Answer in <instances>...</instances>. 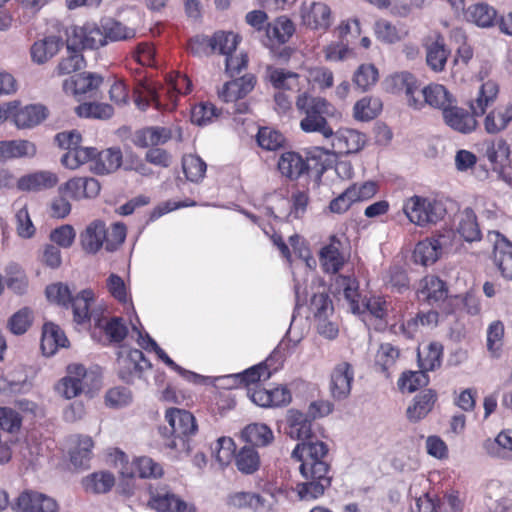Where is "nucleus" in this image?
Wrapping results in <instances>:
<instances>
[{
    "label": "nucleus",
    "instance_id": "nucleus-36",
    "mask_svg": "<svg viewBox=\"0 0 512 512\" xmlns=\"http://www.w3.org/2000/svg\"><path fill=\"white\" fill-rule=\"evenodd\" d=\"M436 395L432 390H424L414 398V402L407 408L406 414L410 421L418 422L432 409Z\"/></svg>",
    "mask_w": 512,
    "mask_h": 512
},
{
    "label": "nucleus",
    "instance_id": "nucleus-55",
    "mask_svg": "<svg viewBox=\"0 0 512 512\" xmlns=\"http://www.w3.org/2000/svg\"><path fill=\"white\" fill-rule=\"evenodd\" d=\"M374 31L376 37L387 44H393L401 40V35L391 22L379 19L375 22Z\"/></svg>",
    "mask_w": 512,
    "mask_h": 512
},
{
    "label": "nucleus",
    "instance_id": "nucleus-52",
    "mask_svg": "<svg viewBox=\"0 0 512 512\" xmlns=\"http://www.w3.org/2000/svg\"><path fill=\"white\" fill-rule=\"evenodd\" d=\"M103 34L106 37V42L120 41L132 38L134 31L125 27L122 23L108 19L102 24Z\"/></svg>",
    "mask_w": 512,
    "mask_h": 512
},
{
    "label": "nucleus",
    "instance_id": "nucleus-39",
    "mask_svg": "<svg viewBox=\"0 0 512 512\" xmlns=\"http://www.w3.org/2000/svg\"><path fill=\"white\" fill-rule=\"evenodd\" d=\"M295 32L294 23L286 16L278 17L273 23L267 24L266 35L275 39L278 43L284 44L289 41Z\"/></svg>",
    "mask_w": 512,
    "mask_h": 512
},
{
    "label": "nucleus",
    "instance_id": "nucleus-57",
    "mask_svg": "<svg viewBox=\"0 0 512 512\" xmlns=\"http://www.w3.org/2000/svg\"><path fill=\"white\" fill-rule=\"evenodd\" d=\"M46 296L49 301L68 308L73 299L69 287L63 283H56L47 286Z\"/></svg>",
    "mask_w": 512,
    "mask_h": 512
},
{
    "label": "nucleus",
    "instance_id": "nucleus-1",
    "mask_svg": "<svg viewBox=\"0 0 512 512\" xmlns=\"http://www.w3.org/2000/svg\"><path fill=\"white\" fill-rule=\"evenodd\" d=\"M328 451V445L313 436L301 441L293 449L291 457L301 462L299 471L305 479L296 486L301 500L316 499L331 485L332 477L328 475L330 465L324 460Z\"/></svg>",
    "mask_w": 512,
    "mask_h": 512
},
{
    "label": "nucleus",
    "instance_id": "nucleus-44",
    "mask_svg": "<svg viewBox=\"0 0 512 512\" xmlns=\"http://www.w3.org/2000/svg\"><path fill=\"white\" fill-rule=\"evenodd\" d=\"M75 112L82 118L106 120L112 117L114 109L107 103L84 102L75 108Z\"/></svg>",
    "mask_w": 512,
    "mask_h": 512
},
{
    "label": "nucleus",
    "instance_id": "nucleus-29",
    "mask_svg": "<svg viewBox=\"0 0 512 512\" xmlns=\"http://www.w3.org/2000/svg\"><path fill=\"white\" fill-rule=\"evenodd\" d=\"M465 19L477 25L478 27H491L497 17V12L494 7L490 6L487 3L479 2L476 4L470 5L464 11Z\"/></svg>",
    "mask_w": 512,
    "mask_h": 512
},
{
    "label": "nucleus",
    "instance_id": "nucleus-46",
    "mask_svg": "<svg viewBox=\"0 0 512 512\" xmlns=\"http://www.w3.org/2000/svg\"><path fill=\"white\" fill-rule=\"evenodd\" d=\"M182 168L189 181L198 182L204 177L207 165L199 156L187 155L183 157Z\"/></svg>",
    "mask_w": 512,
    "mask_h": 512
},
{
    "label": "nucleus",
    "instance_id": "nucleus-30",
    "mask_svg": "<svg viewBox=\"0 0 512 512\" xmlns=\"http://www.w3.org/2000/svg\"><path fill=\"white\" fill-rule=\"evenodd\" d=\"M457 231L466 242L481 240L482 233L472 208L467 207L460 213Z\"/></svg>",
    "mask_w": 512,
    "mask_h": 512
},
{
    "label": "nucleus",
    "instance_id": "nucleus-34",
    "mask_svg": "<svg viewBox=\"0 0 512 512\" xmlns=\"http://www.w3.org/2000/svg\"><path fill=\"white\" fill-rule=\"evenodd\" d=\"M340 245V240L332 236L330 244L320 250V260L326 272L337 273L344 265V256L339 251Z\"/></svg>",
    "mask_w": 512,
    "mask_h": 512
},
{
    "label": "nucleus",
    "instance_id": "nucleus-19",
    "mask_svg": "<svg viewBox=\"0 0 512 512\" xmlns=\"http://www.w3.org/2000/svg\"><path fill=\"white\" fill-rule=\"evenodd\" d=\"M83 250L95 254L106 245V225L101 220L91 222L80 235Z\"/></svg>",
    "mask_w": 512,
    "mask_h": 512
},
{
    "label": "nucleus",
    "instance_id": "nucleus-12",
    "mask_svg": "<svg viewBox=\"0 0 512 512\" xmlns=\"http://www.w3.org/2000/svg\"><path fill=\"white\" fill-rule=\"evenodd\" d=\"M331 145L335 153L352 154L361 151L367 142L365 134L349 128H341L330 137Z\"/></svg>",
    "mask_w": 512,
    "mask_h": 512
},
{
    "label": "nucleus",
    "instance_id": "nucleus-32",
    "mask_svg": "<svg viewBox=\"0 0 512 512\" xmlns=\"http://www.w3.org/2000/svg\"><path fill=\"white\" fill-rule=\"evenodd\" d=\"M419 93L423 96L424 103L442 110V113L444 108H448L455 102L448 90L440 84H430L419 90Z\"/></svg>",
    "mask_w": 512,
    "mask_h": 512
},
{
    "label": "nucleus",
    "instance_id": "nucleus-59",
    "mask_svg": "<svg viewBox=\"0 0 512 512\" xmlns=\"http://www.w3.org/2000/svg\"><path fill=\"white\" fill-rule=\"evenodd\" d=\"M310 306L314 316L319 320L326 319L333 311L332 301L326 293L314 294Z\"/></svg>",
    "mask_w": 512,
    "mask_h": 512
},
{
    "label": "nucleus",
    "instance_id": "nucleus-63",
    "mask_svg": "<svg viewBox=\"0 0 512 512\" xmlns=\"http://www.w3.org/2000/svg\"><path fill=\"white\" fill-rule=\"evenodd\" d=\"M216 116V107L212 103H201L193 108L191 120L194 124L203 126L211 122Z\"/></svg>",
    "mask_w": 512,
    "mask_h": 512
},
{
    "label": "nucleus",
    "instance_id": "nucleus-28",
    "mask_svg": "<svg viewBox=\"0 0 512 512\" xmlns=\"http://www.w3.org/2000/svg\"><path fill=\"white\" fill-rule=\"evenodd\" d=\"M243 440L251 447H266L274 440L273 431L264 423H251L241 432Z\"/></svg>",
    "mask_w": 512,
    "mask_h": 512
},
{
    "label": "nucleus",
    "instance_id": "nucleus-14",
    "mask_svg": "<svg viewBox=\"0 0 512 512\" xmlns=\"http://www.w3.org/2000/svg\"><path fill=\"white\" fill-rule=\"evenodd\" d=\"M354 379V371L350 363L337 364L331 374L330 391L335 400L346 399L351 392V384Z\"/></svg>",
    "mask_w": 512,
    "mask_h": 512
},
{
    "label": "nucleus",
    "instance_id": "nucleus-56",
    "mask_svg": "<svg viewBox=\"0 0 512 512\" xmlns=\"http://www.w3.org/2000/svg\"><path fill=\"white\" fill-rule=\"evenodd\" d=\"M69 56L62 59L56 67V74L63 76L80 70L84 65V58L79 50H67Z\"/></svg>",
    "mask_w": 512,
    "mask_h": 512
},
{
    "label": "nucleus",
    "instance_id": "nucleus-42",
    "mask_svg": "<svg viewBox=\"0 0 512 512\" xmlns=\"http://www.w3.org/2000/svg\"><path fill=\"white\" fill-rule=\"evenodd\" d=\"M93 440L89 436H78L77 445L70 451V460L75 467L87 468L92 456Z\"/></svg>",
    "mask_w": 512,
    "mask_h": 512
},
{
    "label": "nucleus",
    "instance_id": "nucleus-31",
    "mask_svg": "<svg viewBox=\"0 0 512 512\" xmlns=\"http://www.w3.org/2000/svg\"><path fill=\"white\" fill-rule=\"evenodd\" d=\"M120 377L129 382L133 372L141 373L145 369L151 368L150 362L146 359L144 353L139 349L130 350L127 357L120 361Z\"/></svg>",
    "mask_w": 512,
    "mask_h": 512
},
{
    "label": "nucleus",
    "instance_id": "nucleus-8",
    "mask_svg": "<svg viewBox=\"0 0 512 512\" xmlns=\"http://www.w3.org/2000/svg\"><path fill=\"white\" fill-rule=\"evenodd\" d=\"M67 35V50L97 49L106 45L103 30L97 26L74 27Z\"/></svg>",
    "mask_w": 512,
    "mask_h": 512
},
{
    "label": "nucleus",
    "instance_id": "nucleus-40",
    "mask_svg": "<svg viewBox=\"0 0 512 512\" xmlns=\"http://www.w3.org/2000/svg\"><path fill=\"white\" fill-rule=\"evenodd\" d=\"M267 78L275 89L292 90L298 85L299 75L282 68H267Z\"/></svg>",
    "mask_w": 512,
    "mask_h": 512
},
{
    "label": "nucleus",
    "instance_id": "nucleus-22",
    "mask_svg": "<svg viewBox=\"0 0 512 512\" xmlns=\"http://www.w3.org/2000/svg\"><path fill=\"white\" fill-rule=\"evenodd\" d=\"M426 47V63L435 72L444 70L450 51L447 49L444 37L440 34L435 39L427 43Z\"/></svg>",
    "mask_w": 512,
    "mask_h": 512
},
{
    "label": "nucleus",
    "instance_id": "nucleus-17",
    "mask_svg": "<svg viewBox=\"0 0 512 512\" xmlns=\"http://www.w3.org/2000/svg\"><path fill=\"white\" fill-rule=\"evenodd\" d=\"M126 455L119 453V460L123 467L120 470L122 476L133 478L136 475L140 478L159 477L162 475V467L149 457H140L135 462V469L127 467Z\"/></svg>",
    "mask_w": 512,
    "mask_h": 512
},
{
    "label": "nucleus",
    "instance_id": "nucleus-54",
    "mask_svg": "<svg viewBox=\"0 0 512 512\" xmlns=\"http://www.w3.org/2000/svg\"><path fill=\"white\" fill-rule=\"evenodd\" d=\"M399 357V350L392 346L390 343L381 344L376 356L375 365L380 368L382 372H386Z\"/></svg>",
    "mask_w": 512,
    "mask_h": 512
},
{
    "label": "nucleus",
    "instance_id": "nucleus-26",
    "mask_svg": "<svg viewBox=\"0 0 512 512\" xmlns=\"http://www.w3.org/2000/svg\"><path fill=\"white\" fill-rule=\"evenodd\" d=\"M122 160L123 154L120 148L111 147L100 152L97 150L93 170L100 175L113 173L121 167Z\"/></svg>",
    "mask_w": 512,
    "mask_h": 512
},
{
    "label": "nucleus",
    "instance_id": "nucleus-15",
    "mask_svg": "<svg viewBox=\"0 0 512 512\" xmlns=\"http://www.w3.org/2000/svg\"><path fill=\"white\" fill-rule=\"evenodd\" d=\"M302 23L314 30H327L331 24V10L325 3L312 2L301 8Z\"/></svg>",
    "mask_w": 512,
    "mask_h": 512
},
{
    "label": "nucleus",
    "instance_id": "nucleus-2",
    "mask_svg": "<svg viewBox=\"0 0 512 512\" xmlns=\"http://www.w3.org/2000/svg\"><path fill=\"white\" fill-rule=\"evenodd\" d=\"M497 92V86L493 82L482 84L476 100L470 105L471 113L452 103L448 108H444L442 113L445 124L461 134L475 131L478 125L476 117L485 113L487 106L496 98Z\"/></svg>",
    "mask_w": 512,
    "mask_h": 512
},
{
    "label": "nucleus",
    "instance_id": "nucleus-64",
    "mask_svg": "<svg viewBox=\"0 0 512 512\" xmlns=\"http://www.w3.org/2000/svg\"><path fill=\"white\" fill-rule=\"evenodd\" d=\"M377 103V100L372 101L368 98H362L361 100L357 101L353 109L355 119L360 121H368L376 117Z\"/></svg>",
    "mask_w": 512,
    "mask_h": 512
},
{
    "label": "nucleus",
    "instance_id": "nucleus-38",
    "mask_svg": "<svg viewBox=\"0 0 512 512\" xmlns=\"http://www.w3.org/2000/svg\"><path fill=\"white\" fill-rule=\"evenodd\" d=\"M512 120V106L508 105L502 108L492 110L487 114L484 120V126L487 133L496 134L504 130Z\"/></svg>",
    "mask_w": 512,
    "mask_h": 512
},
{
    "label": "nucleus",
    "instance_id": "nucleus-48",
    "mask_svg": "<svg viewBox=\"0 0 512 512\" xmlns=\"http://www.w3.org/2000/svg\"><path fill=\"white\" fill-rule=\"evenodd\" d=\"M485 156L491 163L503 166L509 161L510 147L506 140L496 139L487 145Z\"/></svg>",
    "mask_w": 512,
    "mask_h": 512
},
{
    "label": "nucleus",
    "instance_id": "nucleus-35",
    "mask_svg": "<svg viewBox=\"0 0 512 512\" xmlns=\"http://www.w3.org/2000/svg\"><path fill=\"white\" fill-rule=\"evenodd\" d=\"M486 452L495 458L508 459L512 452V430L500 432L495 439L484 442Z\"/></svg>",
    "mask_w": 512,
    "mask_h": 512
},
{
    "label": "nucleus",
    "instance_id": "nucleus-9",
    "mask_svg": "<svg viewBox=\"0 0 512 512\" xmlns=\"http://www.w3.org/2000/svg\"><path fill=\"white\" fill-rule=\"evenodd\" d=\"M450 245L449 234H438L431 238H426L415 246L413 251V259L415 263H419L424 266L435 263L444 248Z\"/></svg>",
    "mask_w": 512,
    "mask_h": 512
},
{
    "label": "nucleus",
    "instance_id": "nucleus-47",
    "mask_svg": "<svg viewBox=\"0 0 512 512\" xmlns=\"http://www.w3.org/2000/svg\"><path fill=\"white\" fill-rule=\"evenodd\" d=\"M212 52L218 51L220 54L228 56L232 54L238 45V36L232 32H216L212 36Z\"/></svg>",
    "mask_w": 512,
    "mask_h": 512
},
{
    "label": "nucleus",
    "instance_id": "nucleus-3",
    "mask_svg": "<svg viewBox=\"0 0 512 512\" xmlns=\"http://www.w3.org/2000/svg\"><path fill=\"white\" fill-rule=\"evenodd\" d=\"M165 418L169 427L160 429L167 437L164 446L177 452L189 453L192 450L189 437L197 432L198 426L192 413L178 408L166 411Z\"/></svg>",
    "mask_w": 512,
    "mask_h": 512
},
{
    "label": "nucleus",
    "instance_id": "nucleus-53",
    "mask_svg": "<svg viewBox=\"0 0 512 512\" xmlns=\"http://www.w3.org/2000/svg\"><path fill=\"white\" fill-rule=\"evenodd\" d=\"M285 141L284 136L269 127H262L257 134V142L260 147L266 150H276L280 148Z\"/></svg>",
    "mask_w": 512,
    "mask_h": 512
},
{
    "label": "nucleus",
    "instance_id": "nucleus-27",
    "mask_svg": "<svg viewBox=\"0 0 512 512\" xmlns=\"http://www.w3.org/2000/svg\"><path fill=\"white\" fill-rule=\"evenodd\" d=\"M58 182L56 174L49 171H39L21 177L18 188L23 191H41L54 187Z\"/></svg>",
    "mask_w": 512,
    "mask_h": 512
},
{
    "label": "nucleus",
    "instance_id": "nucleus-4",
    "mask_svg": "<svg viewBox=\"0 0 512 512\" xmlns=\"http://www.w3.org/2000/svg\"><path fill=\"white\" fill-rule=\"evenodd\" d=\"M296 107L305 114L300 121L304 132L320 133L325 139L333 136V128L326 120V116L332 115L333 107L326 99L303 93L297 97Z\"/></svg>",
    "mask_w": 512,
    "mask_h": 512
},
{
    "label": "nucleus",
    "instance_id": "nucleus-23",
    "mask_svg": "<svg viewBox=\"0 0 512 512\" xmlns=\"http://www.w3.org/2000/svg\"><path fill=\"white\" fill-rule=\"evenodd\" d=\"M172 137L166 127L152 126L136 131L133 143L141 148L153 147L166 143Z\"/></svg>",
    "mask_w": 512,
    "mask_h": 512
},
{
    "label": "nucleus",
    "instance_id": "nucleus-62",
    "mask_svg": "<svg viewBox=\"0 0 512 512\" xmlns=\"http://www.w3.org/2000/svg\"><path fill=\"white\" fill-rule=\"evenodd\" d=\"M15 219L17 234L21 238L28 239L35 234V227L26 207H22L16 212Z\"/></svg>",
    "mask_w": 512,
    "mask_h": 512
},
{
    "label": "nucleus",
    "instance_id": "nucleus-51",
    "mask_svg": "<svg viewBox=\"0 0 512 512\" xmlns=\"http://www.w3.org/2000/svg\"><path fill=\"white\" fill-rule=\"evenodd\" d=\"M426 372L427 371L421 369V371H409L407 373H403L402 377L398 381L400 389L407 390L409 393H412L417 389L426 386L429 382Z\"/></svg>",
    "mask_w": 512,
    "mask_h": 512
},
{
    "label": "nucleus",
    "instance_id": "nucleus-45",
    "mask_svg": "<svg viewBox=\"0 0 512 512\" xmlns=\"http://www.w3.org/2000/svg\"><path fill=\"white\" fill-rule=\"evenodd\" d=\"M378 80V70L372 64L360 65L353 75V84L361 92L369 90Z\"/></svg>",
    "mask_w": 512,
    "mask_h": 512
},
{
    "label": "nucleus",
    "instance_id": "nucleus-7",
    "mask_svg": "<svg viewBox=\"0 0 512 512\" xmlns=\"http://www.w3.org/2000/svg\"><path fill=\"white\" fill-rule=\"evenodd\" d=\"M422 283L418 298L432 307H443L446 313H451L449 307L452 305L453 296H449L446 283L435 275L426 276Z\"/></svg>",
    "mask_w": 512,
    "mask_h": 512
},
{
    "label": "nucleus",
    "instance_id": "nucleus-60",
    "mask_svg": "<svg viewBox=\"0 0 512 512\" xmlns=\"http://www.w3.org/2000/svg\"><path fill=\"white\" fill-rule=\"evenodd\" d=\"M75 237L76 232L69 224L62 225L50 233V240L64 249L72 246Z\"/></svg>",
    "mask_w": 512,
    "mask_h": 512
},
{
    "label": "nucleus",
    "instance_id": "nucleus-13",
    "mask_svg": "<svg viewBox=\"0 0 512 512\" xmlns=\"http://www.w3.org/2000/svg\"><path fill=\"white\" fill-rule=\"evenodd\" d=\"M490 240L494 242V263L501 276L512 280V243L497 231L489 232Z\"/></svg>",
    "mask_w": 512,
    "mask_h": 512
},
{
    "label": "nucleus",
    "instance_id": "nucleus-58",
    "mask_svg": "<svg viewBox=\"0 0 512 512\" xmlns=\"http://www.w3.org/2000/svg\"><path fill=\"white\" fill-rule=\"evenodd\" d=\"M22 423L20 414L9 407H0V428L9 433L19 431Z\"/></svg>",
    "mask_w": 512,
    "mask_h": 512
},
{
    "label": "nucleus",
    "instance_id": "nucleus-6",
    "mask_svg": "<svg viewBox=\"0 0 512 512\" xmlns=\"http://www.w3.org/2000/svg\"><path fill=\"white\" fill-rule=\"evenodd\" d=\"M67 372V376L61 380L58 386L59 392L66 399H72L82 392H89L91 388L99 387V381L94 374L88 373L83 365H69Z\"/></svg>",
    "mask_w": 512,
    "mask_h": 512
},
{
    "label": "nucleus",
    "instance_id": "nucleus-41",
    "mask_svg": "<svg viewBox=\"0 0 512 512\" xmlns=\"http://www.w3.org/2000/svg\"><path fill=\"white\" fill-rule=\"evenodd\" d=\"M237 469L243 474H253L260 467V457L255 448L251 446L242 447L235 455Z\"/></svg>",
    "mask_w": 512,
    "mask_h": 512
},
{
    "label": "nucleus",
    "instance_id": "nucleus-24",
    "mask_svg": "<svg viewBox=\"0 0 512 512\" xmlns=\"http://www.w3.org/2000/svg\"><path fill=\"white\" fill-rule=\"evenodd\" d=\"M63 46L59 36L51 35L36 41L31 47L32 60L37 64H44L54 57Z\"/></svg>",
    "mask_w": 512,
    "mask_h": 512
},
{
    "label": "nucleus",
    "instance_id": "nucleus-11",
    "mask_svg": "<svg viewBox=\"0 0 512 512\" xmlns=\"http://www.w3.org/2000/svg\"><path fill=\"white\" fill-rule=\"evenodd\" d=\"M12 508L18 512H58L57 502L53 498L33 491L22 492Z\"/></svg>",
    "mask_w": 512,
    "mask_h": 512
},
{
    "label": "nucleus",
    "instance_id": "nucleus-16",
    "mask_svg": "<svg viewBox=\"0 0 512 512\" xmlns=\"http://www.w3.org/2000/svg\"><path fill=\"white\" fill-rule=\"evenodd\" d=\"M149 506L158 512H185L187 504L166 488L150 491Z\"/></svg>",
    "mask_w": 512,
    "mask_h": 512
},
{
    "label": "nucleus",
    "instance_id": "nucleus-43",
    "mask_svg": "<svg viewBox=\"0 0 512 512\" xmlns=\"http://www.w3.org/2000/svg\"><path fill=\"white\" fill-rule=\"evenodd\" d=\"M443 346L438 342L430 343L424 351H418V363L424 371H433L441 365Z\"/></svg>",
    "mask_w": 512,
    "mask_h": 512
},
{
    "label": "nucleus",
    "instance_id": "nucleus-33",
    "mask_svg": "<svg viewBox=\"0 0 512 512\" xmlns=\"http://www.w3.org/2000/svg\"><path fill=\"white\" fill-rule=\"evenodd\" d=\"M93 301L94 293L90 289H84L73 297L69 306L73 310V318L76 323L84 324L94 316V311H90Z\"/></svg>",
    "mask_w": 512,
    "mask_h": 512
},
{
    "label": "nucleus",
    "instance_id": "nucleus-61",
    "mask_svg": "<svg viewBox=\"0 0 512 512\" xmlns=\"http://www.w3.org/2000/svg\"><path fill=\"white\" fill-rule=\"evenodd\" d=\"M504 325L501 321L492 322L487 330V349L495 355L502 347Z\"/></svg>",
    "mask_w": 512,
    "mask_h": 512
},
{
    "label": "nucleus",
    "instance_id": "nucleus-49",
    "mask_svg": "<svg viewBox=\"0 0 512 512\" xmlns=\"http://www.w3.org/2000/svg\"><path fill=\"white\" fill-rule=\"evenodd\" d=\"M395 81L405 89L409 106L420 109L423 106V102L415 97L416 91L419 90L415 77L408 72H402L396 75Z\"/></svg>",
    "mask_w": 512,
    "mask_h": 512
},
{
    "label": "nucleus",
    "instance_id": "nucleus-37",
    "mask_svg": "<svg viewBox=\"0 0 512 512\" xmlns=\"http://www.w3.org/2000/svg\"><path fill=\"white\" fill-rule=\"evenodd\" d=\"M36 152V145L28 140L0 142V156L4 158L33 157Z\"/></svg>",
    "mask_w": 512,
    "mask_h": 512
},
{
    "label": "nucleus",
    "instance_id": "nucleus-18",
    "mask_svg": "<svg viewBox=\"0 0 512 512\" xmlns=\"http://www.w3.org/2000/svg\"><path fill=\"white\" fill-rule=\"evenodd\" d=\"M287 431L286 433L297 440H306L312 437V419L307 413L297 409H289L286 414Z\"/></svg>",
    "mask_w": 512,
    "mask_h": 512
},
{
    "label": "nucleus",
    "instance_id": "nucleus-10",
    "mask_svg": "<svg viewBox=\"0 0 512 512\" xmlns=\"http://www.w3.org/2000/svg\"><path fill=\"white\" fill-rule=\"evenodd\" d=\"M103 83V77L97 73H80L72 77L70 80L64 81V89H69L78 97V100L86 98H96L98 89Z\"/></svg>",
    "mask_w": 512,
    "mask_h": 512
},
{
    "label": "nucleus",
    "instance_id": "nucleus-50",
    "mask_svg": "<svg viewBox=\"0 0 512 512\" xmlns=\"http://www.w3.org/2000/svg\"><path fill=\"white\" fill-rule=\"evenodd\" d=\"M114 476L109 472L94 473L84 480L86 490L94 493H106L114 485Z\"/></svg>",
    "mask_w": 512,
    "mask_h": 512
},
{
    "label": "nucleus",
    "instance_id": "nucleus-5",
    "mask_svg": "<svg viewBox=\"0 0 512 512\" xmlns=\"http://www.w3.org/2000/svg\"><path fill=\"white\" fill-rule=\"evenodd\" d=\"M403 210L408 219L418 226L436 224L446 215L442 201L417 195L405 202Z\"/></svg>",
    "mask_w": 512,
    "mask_h": 512
},
{
    "label": "nucleus",
    "instance_id": "nucleus-25",
    "mask_svg": "<svg viewBox=\"0 0 512 512\" xmlns=\"http://www.w3.org/2000/svg\"><path fill=\"white\" fill-rule=\"evenodd\" d=\"M46 116V108L42 105H27L21 109H17L15 105L11 114L18 128H32L39 125Z\"/></svg>",
    "mask_w": 512,
    "mask_h": 512
},
{
    "label": "nucleus",
    "instance_id": "nucleus-21",
    "mask_svg": "<svg viewBox=\"0 0 512 512\" xmlns=\"http://www.w3.org/2000/svg\"><path fill=\"white\" fill-rule=\"evenodd\" d=\"M278 169L283 176L290 180H296L308 172L309 166L300 154L289 151L280 156Z\"/></svg>",
    "mask_w": 512,
    "mask_h": 512
},
{
    "label": "nucleus",
    "instance_id": "nucleus-20",
    "mask_svg": "<svg viewBox=\"0 0 512 512\" xmlns=\"http://www.w3.org/2000/svg\"><path fill=\"white\" fill-rule=\"evenodd\" d=\"M68 339L63 330L52 322L45 323L42 330L41 350L44 355L52 356L58 348L66 347Z\"/></svg>",
    "mask_w": 512,
    "mask_h": 512
}]
</instances>
